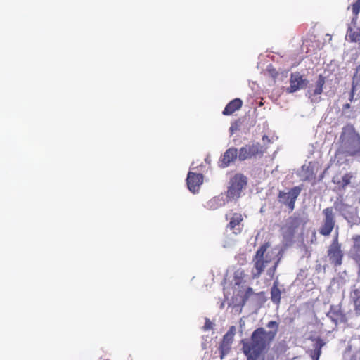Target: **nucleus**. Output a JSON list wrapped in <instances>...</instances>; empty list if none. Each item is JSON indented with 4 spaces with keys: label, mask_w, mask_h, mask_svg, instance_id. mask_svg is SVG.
Instances as JSON below:
<instances>
[{
    "label": "nucleus",
    "mask_w": 360,
    "mask_h": 360,
    "mask_svg": "<svg viewBox=\"0 0 360 360\" xmlns=\"http://www.w3.org/2000/svg\"><path fill=\"white\" fill-rule=\"evenodd\" d=\"M278 326L277 321H270L266 326L274 330L266 331L264 328L259 327L252 333L249 338L240 341L241 350L247 360H264V355L276 338Z\"/></svg>",
    "instance_id": "obj_1"
},
{
    "label": "nucleus",
    "mask_w": 360,
    "mask_h": 360,
    "mask_svg": "<svg viewBox=\"0 0 360 360\" xmlns=\"http://www.w3.org/2000/svg\"><path fill=\"white\" fill-rule=\"evenodd\" d=\"M271 244L269 242L263 243L256 251L252 257L253 268L251 271L252 278H258L268 266L266 274L273 278L276 274L281 258L278 257L272 250H268Z\"/></svg>",
    "instance_id": "obj_2"
},
{
    "label": "nucleus",
    "mask_w": 360,
    "mask_h": 360,
    "mask_svg": "<svg viewBox=\"0 0 360 360\" xmlns=\"http://www.w3.org/2000/svg\"><path fill=\"white\" fill-rule=\"evenodd\" d=\"M247 184V177L242 174H236L231 177L226 192L227 201L237 200Z\"/></svg>",
    "instance_id": "obj_3"
},
{
    "label": "nucleus",
    "mask_w": 360,
    "mask_h": 360,
    "mask_svg": "<svg viewBox=\"0 0 360 360\" xmlns=\"http://www.w3.org/2000/svg\"><path fill=\"white\" fill-rule=\"evenodd\" d=\"M266 151V148L258 142L246 144L240 148L238 160L244 161L248 159L262 158Z\"/></svg>",
    "instance_id": "obj_4"
},
{
    "label": "nucleus",
    "mask_w": 360,
    "mask_h": 360,
    "mask_svg": "<svg viewBox=\"0 0 360 360\" xmlns=\"http://www.w3.org/2000/svg\"><path fill=\"white\" fill-rule=\"evenodd\" d=\"M302 190V186H297L290 188L288 192L280 191L278 194V200L281 204L285 205L290 212H292L295 209V202Z\"/></svg>",
    "instance_id": "obj_5"
},
{
    "label": "nucleus",
    "mask_w": 360,
    "mask_h": 360,
    "mask_svg": "<svg viewBox=\"0 0 360 360\" xmlns=\"http://www.w3.org/2000/svg\"><path fill=\"white\" fill-rule=\"evenodd\" d=\"M327 256L330 262L335 267L342 264L344 253L341 248V244L338 241V235L333 238L327 250Z\"/></svg>",
    "instance_id": "obj_6"
},
{
    "label": "nucleus",
    "mask_w": 360,
    "mask_h": 360,
    "mask_svg": "<svg viewBox=\"0 0 360 360\" xmlns=\"http://www.w3.org/2000/svg\"><path fill=\"white\" fill-rule=\"evenodd\" d=\"M324 215L323 223L319 229V232L323 236H328L333 230L335 224V215L333 207H327L323 210Z\"/></svg>",
    "instance_id": "obj_7"
},
{
    "label": "nucleus",
    "mask_w": 360,
    "mask_h": 360,
    "mask_svg": "<svg viewBox=\"0 0 360 360\" xmlns=\"http://www.w3.org/2000/svg\"><path fill=\"white\" fill-rule=\"evenodd\" d=\"M301 219L298 217L291 216L285 224L281 227L282 234L285 238H292L301 224Z\"/></svg>",
    "instance_id": "obj_8"
},
{
    "label": "nucleus",
    "mask_w": 360,
    "mask_h": 360,
    "mask_svg": "<svg viewBox=\"0 0 360 360\" xmlns=\"http://www.w3.org/2000/svg\"><path fill=\"white\" fill-rule=\"evenodd\" d=\"M308 81L303 78L300 72L292 73L290 78V86L287 89L288 93H294L307 86Z\"/></svg>",
    "instance_id": "obj_9"
},
{
    "label": "nucleus",
    "mask_w": 360,
    "mask_h": 360,
    "mask_svg": "<svg viewBox=\"0 0 360 360\" xmlns=\"http://www.w3.org/2000/svg\"><path fill=\"white\" fill-rule=\"evenodd\" d=\"M203 182V175L200 173L189 172L186 178L188 188L195 193L198 192L200 186Z\"/></svg>",
    "instance_id": "obj_10"
},
{
    "label": "nucleus",
    "mask_w": 360,
    "mask_h": 360,
    "mask_svg": "<svg viewBox=\"0 0 360 360\" xmlns=\"http://www.w3.org/2000/svg\"><path fill=\"white\" fill-rule=\"evenodd\" d=\"M238 152L234 147L229 148L221 156L219 159V166L222 168L228 167L231 162L237 159Z\"/></svg>",
    "instance_id": "obj_11"
},
{
    "label": "nucleus",
    "mask_w": 360,
    "mask_h": 360,
    "mask_svg": "<svg viewBox=\"0 0 360 360\" xmlns=\"http://www.w3.org/2000/svg\"><path fill=\"white\" fill-rule=\"evenodd\" d=\"M325 82V77L322 75H319L318 79L316 82L314 89L312 91H308L309 98L312 103H318L320 101V97H318L317 96L321 94L323 92V87Z\"/></svg>",
    "instance_id": "obj_12"
},
{
    "label": "nucleus",
    "mask_w": 360,
    "mask_h": 360,
    "mask_svg": "<svg viewBox=\"0 0 360 360\" xmlns=\"http://www.w3.org/2000/svg\"><path fill=\"white\" fill-rule=\"evenodd\" d=\"M352 240L354 243L349 251L350 257L360 268V235L354 236Z\"/></svg>",
    "instance_id": "obj_13"
},
{
    "label": "nucleus",
    "mask_w": 360,
    "mask_h": 360,
    "mask_svg": "<svg viewBox=\"0 0 360 360\" xmlns=\"http://www.w3.org/2000/svg\"><path fill=\"white\" fill-rule=\"evenodd\" d=\"M347 148L349 155L354 156L360 154V136L354 133Z\"/></svg>",
    "instance_id": "obj_14"
},
{
    "label": "nucleus",
    "mask_w": 360,
    "mask_h": 360,
    "mask_svg": "<svg viewBox=\"0 0 360 360\" xmlns=\"http://www.w3.org/2000/svg\"><path fill=\"white\" fill-rule=\"evenodd\" d=\"M243 219L240 213H234L230 218V221L227 225V227L233 231V233L237 234L241 232V228L240 225L243 221Z\"/></svg>",
    "instance_id": "obj_15"
},
{
    "label": "nucleus",
    "mask_w": 360,
    "mask_h": 360,
    "mask_svg": "<svg viewBox=\"0 0 360 360\" xmlns=\"http://www.w3.org/2000/svg\"><path fill=\"white\" fill-rule=\"evenodd\" d=\"M326 315L335 324L341 321L344 318V314L339 305H331Z\"/></svg>",
    "instance_id": "obj_16"
},
{
    "label": "nucleus",
    "mask_w": 360,
    "mask_h": 360,
    "mask_svg": "<svg viewBox=\"0 0 360 360\" xmlns=\"http://www.w3.org/2000/svg\"><path fill=\"white\" fill-rule=\"evenodd\" d=\"M243 105V101L240 98H235L231 101L224 109L222 113L224 115H231L236 111L240 109Z\"/></svg>",
    "instance_id": "obj_17"
},
{
    "label": "nucleus",
    "mask_w": 360,
    "mask_h": 360,
    "mask_svg": "<svg viewBox=\"0 0 360 360\" xmlns=\"http://www.w3.org/2000/svg\"><path fill=\"white\" fill-rule=\"evenodd\" d=\"M281 299V292L278 288V282L276 281L274 282L273 286L271 288V301L278 304Z\"/></svg>",
    "instance_id": "obj_18"
},
{
    "label": "nucleus",
    "mask_w": 360,
    "mask_h": 360,
    "mask_svg": "<svg viewBox=\"0 0 360 360\" xmlns=\"http://www.w3.org/2000/svg\"><path fill=\"white\" fill-rule=\"evenodd\" d=\"M324 345V342L320 338L316 340L314 345V349L311 352L310 356L312 360H319L321 354V348Z\"/></svg>",
    "instance_id": "obj_19"
},
{
    "label": "nucleus",
    "mask_w": 360,
    "mask_h": 360,
    "mask_svg": "<svg viewBox=\"0 0 360 360\" xmlns=\"http://www.w3.org/2000/svg\"><path fill=\"white\" fill-rule=\"evenodd\" d=\"M352 177L353 176L351 173H346L342 176V180H335L334 178L333 181L334 184L338 185L340 188L345 189V188L350 184Z\"/></svg>",
    "instance_id": "obj_20"
},
{
    "label": "nucleus",
    "mask_w": 360,
    "mask_h": 360,
    "mask_svg": "<svg viewBox=\"0 0 360 360\" xmlns=\"http://www.w3.org/2000/svg\"><path fill=\"white\" fill-rule=\"evenodd\" d=\"M236 333V328L234 326H232L229 328V330L224 335L221 342L232 345L233 342V338Z\"/></svg>",
    "instance_id": "obj_21"
},
{
    "label": "nucleus",
    "mask_w": 360,
    "mask_h": 360,
    "mask_svg": "<svg viewBox=\"0 0 360 360\" xmlns=\"http://www.w3.org/2000/svg\"><path fill=\"white\" fill-rule=\"evenodd\" d=\"M231 345L223 342H220L219 349L220 352V359H223L231 350Z\"/></svg>",
    "instance_id": "obj_22"
},
{
    "label": "nucleus",
    "mask_w": 360,
    "mask_h": 360,
    "mask_svg": "<svg viewBox=\"0 0 360 360\" xmlns=\"http://www.w3.org/2000/svg\"><path fill=\"white\" fill-rule=\"evenodd\" d=\"M360 11V0H356V1L352 4V13L356 16Z\"/></svg>",
    "instance_id": "obj_23"
},
{
    "label": "nucleus",
    "mask_w": 360,
    "mask_h": 360,
    "mask_svg": "<svg viewBox=\"0 0 360 360\" xmlns=\"http://www.w3.org/2000/svg\"><path fill=\"white\" fill-rule=\"evenodd\" d=\"M355 88H356V86H355L354 83L353 82L352 83V90H351L350 94H349V100H350V101H353V98H354V93H355Z\"/></svg>",
    "instance_id": "obj_24"
},
{
    "label": "nucleus",
    "mask_w": 360,
    "mask_h": 360,
    "mask_svg": "<svg viewBox=\"0 0 360 360\" xmlns=\"http://www.w3.org/2000/svg\"><path fill=\"white\" fill-rule=\"evenodd\" d=\"M253 294V290L252 288L250 287H248L247 289H246V291H245V298H248L250 295H252Z\"/></svg>",
    "instance_id": "obj_25"
},
{
    "label": "nucleus",
    "mask_w": 360,
    "mask_h": 360,
    "mask_svg": "<svg viewBox=\"0 0 360 360\" xmlns=\"http://www.w3.org/2000/svg\"><path fill=\"white\" fill-rule=\"evenodd\" d=\"M205 330H209V329H211L212 328V323L210 322L208 320L206 321V323L205 325Z\"/></svg>",
    "instance_id": "obj_26"
},
{
    "label": "nucleus",
    "mask_w": 360,
    "mask_h": 360,
    "mask_svg": "<svg viewBox=\"0 0 360 360\" xmlns=\"http://www.w3.org/2000/svg\"><path fill=\"white\" fill-rule=\"evenodd\" d=\"M353 293L356 298H360V290H358V289L354 290L353 291Z\"/></svg>",
    "instance_id": "obj_27"
},
{
    "label": "nucleus",
    "mask_w": 360,
    "mask_h": 360,
    "mask_svg": "<svg viewBox=\"0 0 360 360\" xmlns=\"http://www.w3.org/2000/svg\"><path fill=\"white\" fill-rule=\"evenodd\" d=\"M271 75H273V77H276L278 76V74L277 72H276L274 70H273Z\"/></svg>",
    "instance_id": "obj_28"
},
{
    "label": "nucleus",
    "mask_w": 360,
    "mask_h": 360,
    "mask_svg": "<svg viewBox=\"0 0 360 360\" xmlns=\"http://www.w3.org/2000/svg\"><path fill=\"white\" fill-rule=\"evenodd\" d=\"M350 108V105L349 103L345 104L343 106L344 109H347Z\"/></svg>",
    "instance_id": "obj_29"
},
{
    "label": "nucleus",
    "mask_w": 360,
    "mask_h": 360,
    "mask_svg": "<svg viewBox=\"0 0 360 360\" xmlns=\"http://www.w3.org/2000/svg\"><path fill=\"white\" fill-rule=\"evenodd\" d=\"M230 130L231 131V132L233 131V126H231V127H230Z\"/></svg>",
    "instance_id": "obj_30"
}]
</instances>
